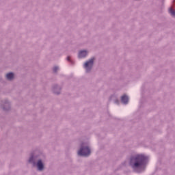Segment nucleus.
Instances as JSON below:
<instances>
[{
  "mask_svg": "<svg viewBox=\"0 0 175 175\" xmlns=\"http://www.w3.org/2000/svg\"><path fill=\"white\" fill-rule=\"evenodd\" d=\"M121 100H122V103H124V105H126V103H128V102L129 100V98L127 97L126 95H124L122 96Z\"/></svg>",
  "mask_w": 175,
  "mask_h": 175,
  "instance_id": "obj_5",
  "label": "nucleus"
},
{
  "mask_svg": "<svg viewBox=\"0 0 175 175\" xmlns=\"http://www.w3.org/2000/svg\"><path fill=\"white\" fill-rule=\"evenodd\" d=\"M90 154H91V150L88 147L81 148L78 152V155L81 157H88Z\"/></svg>",
  "mask_w": 175,
  "mask_h": 175,
  "instance_id": "obj_2",
  "label": "nucleus"
},
{
  "mask_svg": "<svg viewBox=\"0 0 175 175\" xmlns=\"http://www.w3.org/2000/svg\"><path fill=\"white\" fill-rule=\"evenodd\" d=\"M57 70H58V67L57 66H55L53 68V72H57Z\"/></svg>",
  "mask_w": 175,
  "mask_h": 175,
  "instance_id": "obj_9",
  "label": "nucleus"
},
{
  "mask_svg": "<svg viewBox=\"0 0 175 175\" xmlns=\"http://www.w3.org/2000/svg\"><path fill=\"white\" fill-rule=\"evenodd\" d=\"M88 53L86 51H81L79 53V58H84L85 57H87Z\"/></svg>",
  "mask_w": 175,
  "mask_h": 175,
  "instance_id": "obj_4",
  "label": "nucleus"
},
{
  "mask_svg": "<svg viewBox=\"0 0 175 175\" xmlns=\"http://www.w3.org/2000/svg\"><path fill=\"white\" fill-rule=\"evenodd\" d=\"M67 59H68V61H70V57H67Z\"/></svg>",
  "mask_w": 175,
  "mask_h": 175,
  "instance_id": "obj_10",
  "label": "nucleus"
},
{
  "mask_svg": "<svg viewBox=\"0 0 175 175\" xmlns=\"http://www.w3.org/2000/svg\"><path fill=\"white\" fill-rule=\"evenodd\" d=\"M169 13L172 16V17H175V10H173L172 8H170Z\"/></svg>",
  "mask_w": 175,
  "mask_h": 175,
  "instance_id": "obj_8",
  "label": "nucleus"
},
{
  "mask_svg": "<svg viewBox=\"0 0 175 175\" xmlns=\"http://www.w3.org/2000/svg\"><path fill=\"white\" fill-rule=\"evenodd\" d=\"M37 167L38 170H43V163H42V160H39L37 163Z\"/></svg>",
  "mask_w": 175,
  "mask_h": 175,
  "instance_id": "obj_6",
  "label": "nucleus"
},
{
  "mask_svg": "<svg viewBox=\"0 0 175 175\" xmlns=\"http://www.w3.org/2000/svg\"><path fill=\"white\" fill-rule=\"evenodd\" d=\"M94 61H95V58L92 57L89 61L85 63L84 68L86 69L87 72H90V70H91L92 65H94Z\"/></svg>",
  "mask_w": 175,
  "mask_h": 175,
  "instance_id": "obj_3",
  "label": "nucleus"
},
{
  "mask_svg": "<svg viewBox=\"0 0 175 175\" xmlns=\"http://www.w3.org/2000/svg\"><path fill=\"white\" fill-rule=\"evenodd\" d=\"M6 78L8 80H13L14 79V74L13 72H9L6 75Z\"/></svg>",
  "mask_w": 175,
  "mask_h": 175,
  "instance_id": "obj_7",
  "label": "nucleus"
},
{
  "mask_svg": "<svg viewBox=\"0 0 175 175\" xmlns=\"http://www.w3.org/2000/svg\"><path fill=\"white\" fill-rule=\"evenodd\" d=\"M144 161H146V157L142 154L137 155L135 157H132L131 159V163H133V165H132L133 169H137V167H142V165L144 163Z\"/></svg>",
  "mask_w": 175,
  "mask_h": 175,
  "instance_id": "obj_1",
  "label": "nucleus"
}]
</instances>
